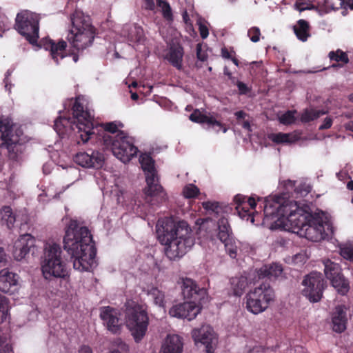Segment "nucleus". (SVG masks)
Instances as JSON below:
<instances>
[{
    "label": "nucleus",
    "instance_id": "423d86ee",
    "mask_svg": "<svg viewBox=\"0 0 353 353\" xmlns=\"http://www.w3.org/2000/svg\"><path fill=\"white\" fill-rule=\"evenodd\" d=\"M26 136L9 117H0V147L7 149L10 159L17 161L26 150Z\"/></svg>",
    "mask_w": 353,
    "mask_h": 353
},
{
    "label": "nucleus",
    "instance_id": "9b49d317",
    "mask_svg": "<svg viewBox=\"0 0 353 353\" xmlns=\"http://www.w3.org/2000/svg\"><path fill=\"white\" fill-rule=\"evenodd\" d=\"M39 14L23 10L17 14L15 19V30L31 44L37 43L39 32Z\"/></svg>",
    "mask_w": 353,
    "mask_h": 353
},
{
    "label": "nucleus",
    "instance_id": "f8f14e48",
    "mask_svg": "<svg viewBox=\"0 0 353 353\" xmlns=\"http://www.w3.org/2000/svg\"><path fill=\"white\" fill-rule=\"evenodd\" d=\"M274 298L272 288L268 284H261L246 295V307L253 314L263 312Z\"/></svg>",
    "mask_w": 353,
    "mask_h": 353
},
{
    "label": "nucleus",
    "instance_id": "cd10ccee",
    "mask_svg": "<svg viewBox=\"0 0 353 353\" xmlns=\"http://www.w3.org/2000/svg\"><path fill=\"white\" fill-rule=\"evenodd\" d=\"M283 271L281 265L275 263L263 265L257 270V274L259 279H275L282 276Z\"/></svg>",
    "mask_w": 353,
    "mask_h": 353
},
{
    "label": "nucleus",
    "instance_id": "0e129e2a",
    "mask_svg": "<svg viewBox=\"0 0 353 353\" xmlns=\"http://www.w3.org/2000/svg\"><path fill=\"white\" fill-rule=\"evenodd\" d=\"M237 120L244 119L246 117V113L243 110L237 111L234 113Z\"/></svg>",
    "mask_w": 353,
    "mask_h": 353
},
{
    "label": "nucleus",
    "instance_id": "bb28decb",
    "mask_svg": "<svg viewBox=\"0 0 353 353\" xmlns=\"http://www.w3.org/2000/svg\"><path fill=\"white\" fill-rule=\"evenodd\" d=\"M183 343L176 334L168 335L161 346L159 353H182Z\"/></svg>",
    "mask_w": 353,
    "mask_h": 353
},
{
    "label": "nucleus",
    "instance_id": "338daca9",
    "mask_svg": "<svg viewBox=\"0 0 353 353\" xmlns=\"http://www.w3.org/2000/svg\"><path fill=\"white\" fill-rule=\"evenodd\" d=\"M79 353H92V352L89 346L83 345L80 347Z\"/></svg>",
    "mask_w": 353,
    "mask_h": 353
},
{
    "label": "nucleus",
    "instance_id": "603ef678",
    "mask_svg": "<svg viewBox=\"0 0 353 353\" xmlns=\"http://www.w3.org/2000/svg\"><path fill=\"white\" fill-rule=\"evenodd\" d=\"M248 36L252 42H258L260 40L261 36L260 29L258 27H252L248 31Z\"/></svg>",
    "mask_w": 353,
    "mask_h": 353
},
{
    "label": "nucleus",
    "instance_id": "58836bf2",
    "mask_svg": "<svg viewBox=\"0 0 353 353\" xmlns=\"http://www.w3.org/2000/svg\"><path fill=\"white\" fill-rule=\"evenodd\" d=\"M149 296L153 300L154 303L159 307L163 308L165 306V295L163 292L157 288H152L150 292Z\"/></svg>",
    "mask_w": 353,
    "mask_h": 353
},
{
    "label": "nucleus",
    "instance_id": "4d7b16f0",
    "mask_svg": "<svg viewBox=\"0 0 353 353\" xmlns=\"http://www.w3.org/2000/svg\"><path fill=\"white\" fill-rule=\"evenodd\" d=\"M199 30L202 39H205L208 37L209 34V30L206 26L200 24L199 27Z\"/></svg>",
    "mask_w": 353,
    "mask_h": 353
},
{
    "label": "nucleus",
    "instance_id": "4c0bfd02",
    "mask_svg": "<svg viewBox=\"0 0 353 353\" xmlns=\"http://www.w3.org/2000/svg\"><path fill=\"white\" fill-rule=\"evenodd\" d=\"M326 112L323 110H314V109H306L303 111L301 116V121L303 123H308L314 121L319 118L321 116L325 114Z\"/></svg>",
    "mask_w": 353,
    "mask_h": 353
},
{
    "label": "nucleus",
    "instance_id": "c9c22d12",
    "mask_svg": "<svg viewBox=\"0 0 353 353\" xmlns=\"http://www.w3.org/2000/svg\"><path fill=\"white\" fill-rule=\"evenodd\" d=\"M140 163L143 170L145 172V176L152 174H157V171L155 169L154 161L150 155H142L140 158Z\"/></svg>",
    "mask_w": 353,
    "mask_h": 353
},
{
    "label": "nucleus",
    "instance_id": "9d476101",
    "mask_svg": "<svg viewBox=\"0 0 353 353\" xmlns=\"http://www.w3.org/2000/svg\"><path fill=\"white\" fill-rule=\"evenodd\" d=\"M126 325L136 342H139L145 335L149 318L143 306L134 302L128 303L125 310Z\"/></svg>",
    "mask_w": 353,
    "mask_h": 353
},
{
    "label": "nucleus",
    "instance_id": "f257e3e1",
    "mask_svg": "<svg viewBox=\"0 0 353 353\" xmlns=\"http://www.w3.org/2000/svg\"><path fill=\"white\" fill-rule=\"evenodd\" d=\"M296 182L287 180L283 182L284 190L282 195H276L272 202L267 201L264 207V214L272 221H330V214L320 210L312 214L308 205L300 206L294 201L285 200L294 198Z\"/></svg>",
    "mask_w": 353,
    "mask_h": 353
},
{
    "label": "nucleus",
    "instance_id": "412c9836",
    "mask_svg": "<svg viewBox=\"0 0 353 353\" xmlns=\"http://www.w3.org/2000/svg\"><path fill=\"white\" fill-rule=\"evenodd\" d=\"M19 288V276L17 274L5 268L0 271V291L14 294Z\"/></svg>",
    "mask_w": 353,
    "mask_h": 353
},
{
    "label": "nucleus",
    "instance_id": "c03bdc74",
    "mask_svg": "<svg viewBox=\"0 0 353 353\" xmlns=\"http://www.w3.org/2000/svg\"><path fill=\"white\" fill-rule=\"evenodd\" d=\"M157 5L162 10L163 17L170 21L172 19V12L169 3L164 0H157Z\"/></svg>",
    "mask_w": 353,
    "mask_h": 353
},
{
    "label": "nucleus",
    "instance_id": "4be33fe9",
    "mask_svg": "<svg viewBox=\"0 0 353 353\" xmlns=\"http://www.w3.org/2000/svg\"><path fill=\"white\" fill-rule=\"evenodd\" d=\"M305 237L312 241H318L324 239L328 234L325 232L331 227V222H305Z\"/></svg>",
    "mask_w": 353,
    "mask_h": 353
},
{
    "label": "nucleus",
    "instance_id": "09e8293b",
    "mask_svg": "<svg viewBox=\"0 0 353 353\" xmlns=\"http://www.w3.org/2000/svg\"><path fill=\"white\" fill-rule=\"evenodd\" d=\"M8 299L0 294V323H3L6 319L8 314Z\"/></svg>",
    "mask_w": 353,
    "mask_h": 353
},
{
    "label": "nucleus",
    "instance_id": "20e7f679",
    "mask_svg": "<svg viewBox=\"0 0 353 353\" xmlns=\"http://www.w3.org/2000/svg\"><path fill=\"white\" fill-rule=\"evenodd\" d=\"M156 228L159 241L165 245V253L170 260L181 258L194 245L188 222H157Z\"/></svg>",
    "mask_w": 353,
    "mask_h": 353
},
{
    "label": "nucleus",
    "instance_id": "393cba45",
    "mask_svg": "<svg viewBox=\"0 0 353 353\" xmlns=\"http://www.w3.org/2000/svg\"><path fill=\"white\" fill-rule=\"evenodd\" d=\"M145 181L147 186L144 189V192L147 196H159L161 200H165L166 194L159 183V177L157 174L146 176Z\"/></svg>",
    "mask_w": 353,
    "mask_h": 353
},
{
    "label": "nucleus",
    "instance_id": "aec40b11",
    "mask_svg": "<svg viewBox=\"0 0 353 353\" xmlns=\"http://www.w3.org/2000/svg\"><path fill=\"white\" fill-rule=\"evenodd\" d=\"M189 119L194 123L206 124L208 128H211L217 133L221 130L223 133H225L228 130V128L223 123L216 120L212 116H208L203 114L199 109H195L190 115Z\"/></svg>",
    "mask_w": 353,
    "mask_h": 353
},
{
    "label": "nucleus",
    "instance_id": "a18cd8bd",
    "mask_svg": "<svg viewBox=\"0 0 353 353\" xmlns=\"http://www.w3.org/2000/svg\"><path fill=\"white\" fill-rule=\"evenodd\" d=\"M199 193V189L194 184H188L183 190V196L188 199L195 198Z\"/></svg>",
    "mask_w": 353,
    "mask_h": 353
},
{
    "label": "nucleus",
    "instance_id": "c756f323",
    "mask_svg": "<svg viewBox=\"0 0 353 353\" xmlns=\"http://www.w3.org/2000/svg\"><path fill=\"white\" fill-rule=\"evenodd\" d=\"M268 139L276 144H291L296 142L300 137L294 133H270L268 135Z\"/></svg>",
    "mask_w": 353,
    "mask_h": 353
},
{
    "label": "nucleus",
    "instance_id": "e433bc0d",
    "mask_svg": "<svg viewBox=\"0 0 353 353\" xmlns=\"http://www.w3.org/2000/svg\"><path fill=\"white\" fill-rule=\"evenodd\" d=\"M324 272L327 279L341 273L339 265L329 259L324 261Z\"/></svg>",
    "mask_w": 353,
    "mask_h": 353
},
{
    "label": "nucleus",
    "instance_id": "79ce46f5",
    "mask_svg": "<svg viewBox=\"0 0 353 353\" xmlns=\"http://www.w3.org/2000/svg\"><path fill=\"white\" fill-rule=\"evenodd\" d=\"M157 5L162 10L163 17L170 21L172 19V12L169 3L164 0H157Z\"/></svg>",
    "mask_w": 353,
    "mask_h": 353
},
{
    "label": "nucleus",
    "instance_id": "f704fd0d",
    "mask_svg": "<svg viewBox=\"0 0 353 353\" xmlns=\"http://www.w3.org/2000/svg\"><path fill=\"white\" fill-rule=\"evenodd\" d=\"M332 285L337 290V292L343 295L346 294L349 290V283L344 278L342 274L334 276L329 279Z\"/></svg>",
    "mask_w": 353,
    "mask_h": 353
},
{
    "label": "nucleus",
    "instance_id": "de8ad7c7",
    "mask_svg": "<svg viewBox=\"0 0 353 353\" xmlns=\"http://www.w3.org/2000/svg\"><path fill=\"white\" fill-rule=\"evenodd\" d=\"M340 254L344 259L353 261V245L347 243L340 245Z\"/></svg>",
    "mask_w": 353,
    "mask_h": 353
},
{
    "label": "nucleus",
    "instance_id": "c85d7f7f",
    "mask_svg": "<svg viewBox=\"0 0 353 353\" xmlns=\"http://www.w3.org/2000/svg\"><path fill=\"white\" fill-rule=\"evenodd\" d=\"M183 57V48L179 45H173L170 47L168 54V60L169 62L177 69L182 67V60Z\"/></svg>",
    "mask_w": 353,
    "mask_h": 353
},
{
    "label": "nucleus",
    "instance_id": "5fc2aeb1",
    "mask_svg": "<svg viewBox=\"0 0 353 353\" xmlns=\"http://www.w3.org/2000/svg\"><path fill=\"white\" fill-rule=\"evenodd\" d=\"M236 85L239 89V94H247L250 91V88L242 81H237Z\"/></svg>",
    "mask_w": 353,
    "mask_h": 353
},
{
    "label": "nucleus",
    "instance_id": "f3484780",
    "mask_svg": "<svg viewBox=\"0 0 353 353\" xmlns=\"http://www.w3.org/2000/svg\"><path fill=\"white\" fill-rule=\"evenodd\" d=\"M34 239L29 234L21 235L14 243L12 254L17 261L26 259L31 252H34Z\"/></svg>",
    "mask_w": 353,
    "mask_h": 353
},
{
    "label": "nucleus",
    "instance_id": "a878e982",
    "mask_svg": "<svg viewBox=\"0 0 353 353\" xmlns=\"http://www.w3.org/2000/svg\"><path fill=\"white\" fill-rule=\"evenodd\" d=\"M332 329L341 333L346 329L347 323V308L345 305H338L332 313Z\"/></svg>",
    "mask_w": 353,
    "mask_h": 353
},
{
    "label": "nucleus",
    "instance_id": "7ed1b4c3",
    "mask_svg": "<svg viewBox=\"0 0 353 353\" xmlns=\"http://www.w3.org/2000/svg\"><path fill=\"white\" fill-rule=\"evenodd\" d=\"M63 248L73 259L75 270L89 271L94 263L96 248L88 228L71 222L65 230Z\"/></svg>",
    "mask_w": 353,
    "mask_h": 353
},
{
    "label": "nucleus",
    "instance_id": "8fccbe9b",
    "mask_svg": "<svg viewBox=\"0 0 353 353\" xmlns=\"http://www.w3.org/2000/svg\"><path fill=\"white\" fill-rule=\"evenodd\" d=\"M279 121L284 125H290L294 123V112L290 110L287 111L279 117Z\"/></svg>",
    "mask_w": 353,
    "mask_h": 353
},
{
    "label": "nucleus",
    "instance_id": "37998d69",
    "mask_svg": "<svg viewBox=\"0 0 353 353\" xmlns=\"http://www.w3.org/2000/svg\"><path fill=\"white\" fill-rule=\"evenodd\" d=\"M157 5L162 10L163 17L170 21L172 19V12L169 3L164 0H157Z\"/></svg>",
    "mask_w": 353,
    "mask_h": 353
},
{
    "label": "nucleus",
    "instance_id": "bf43d9fd",
    "mask_svg": "<svg viewBox=\"0 0 353 353\" xmlns=\"http://www.w3.org/2000/svg\"><path fill=\"white\" fill-rule=\"evenodd\" d=\"M134 28L136 32V38L134 40L139 41L141 37L143 36V29L141 27L137 26H135Z\"/></svg>",
    "mask_w": 353,
    "mask_h": 353
},
{
    "label": "nucleus",
    "instance_id": "13d9d810",
    "mask_svg": "<svg viewBox=\"0 0 353 353\" xmlns=\"http://www.w3.org/2000/svg\"><path fill=\"white\" fill-rule=\"evenodd\" d=\"M196 57L200 61H204L206 59V56L201 53V44L196 46Z\"/></svg>",
    "mask_w": 353,
    "mask_h": 353
},
{
    "label": "nucleus",
    "instance_id": "774afa93",
    "mask_svg": "<svg viewBox=\"0 0 353 353\" xmlns=\"http://www.w3.org/2000/svg\"><path fill=\"white\" fill-rule=\"evenodd\" d=\"M345 8L348 7L350 10H353V0L343 1Z\"/></svg>",
    "mask_w": 353,
    "mask_h": 353
},
{
    "label": "nucleus",
    "instance_id": "3c124183",
    "mask_svg": "<svg viewBox=\"0 0 353 353\" xmlns=\"http://www.w3.org/2000/svg\"><path fill=\"white\" fill-rule=\"evenodd\" d=\"M295 7L300 12L314 8V6L309 0H297Z\"/></svg>",
    "mask_w": 353,
    "mask_h": 353
},
{
    "label": "nucleus",
    "instance_id": "1a4fd4ad",
    "mask_svg": "<svg viewBox=\"0 0 353 353\" xmlns=\"http://www.w3.org/2000/svg\"><path fill=\"white\" fill-rule=\"evenodd\" d=\"M103 143L106 148H110L113 154L124 163L129 162L138 152L133 138L123 131L119 130L114 136L105 134Z\"/></svg>",
    "mask_w": 353,
    "mask_h": 353
},
{
    "label": "nucleus",
    "instance_id": "f03ea898",
    "mask_svg": "<svg viewBox=\"0 0 353 353\" xmlns=\"http://www.w3.org/2000/svg\"><path fill=\"white\" fill-rule=\"evenodd\" d=\"M82 96L71 99L72 117L59 116L55 121L54 129L59 136H70L74 133L77 144L85 143L94 135L93 118L90 111L84 104Z\"/></svg>",
    "mask_w": 353,
    "mask_h": 353
},
{
    "label": "nucleus",
    "instance_id": "a19ab883",
    "mask_svg": "<svg viewBox=\"0 0 353 353\" xmlns=\"http://www.w3.org/2000/svg\"><path fill=\"white\" fill-rule=\"evenodd\" d=\"M100 127L104 130V133L102 135V137L106 134H108L107 132L111 133L112 136L115 135L114 134L116 132H119L118 128L123 127V124L120 122H119V124H117L115 121L114 122H108L105 123H101L100 125Z\"/></svg>",
    "mask_w": 353,
    "mask_h": 353
},
{
    "label": "nucleus",
    "instance_id": "473e14b6",
    "mask_svg": "<svg viewBox=\"0 0 353 353\" xmlns=\"http://www.w3.org/2000/svg\"><path fill=\"white\" fill-rule=\"evenodd\" d=\"M230 284L234 294L240 296L248 286V278L244 275L236 276L230 279Z\"/></svg>",
    "mask_w": 353,
    "mask_h": 353
},
{
    "label": "nucleus",
    "instance_id": "6e6552de",
    "mask_svg": "<svg viewBox=\"0 0 353 353\" xmlns=\"http://www.w3.org/2000/svg\"><path fill=\"white\" fill-rule=\"evenodd\" d=\"M61 250L56 243H46L41 256V270L46 279H64L68 275L66 265L61 257Z\"/></svg>",
    "mask_w": 353,
    "mask_h": 353
},
{
    "label": "nucleus",
    "instance_id": "69168bd1",
    "mask_svg": "<svg viewBox=\"0 0 353 353\" xmlns=\"http://www.w3.org/2000/svg\"><path fill=\"white\" fill-rule=\"evenodd\" d=\"M294 261L298 263V262H304L305 260V256L304 254H296L294 256Z\"/></svg>",
    "mask_w": 353,
    "mask_h": 353
},
{
    "label": "nucleus",
    "instance_id": "a211bd4d",
    "mask_svg": "<svg viewBox=\"0 0 353 353\" xmlns=\"http://www.w3.org/2000/svg\"><path fill=\"white\" fill-rule=\"evenodd\" d=\"M200 307L195 302H185L173 306L170 308L169 314L176 318L187 319L188 321L194 319L200 312Z\"/></svg>",
    "mask_w": 353,
    "mask_h": 353
},
{
    "label": "nucleus",
    "instance_id": "680f3d73",
    "mask_svg": "<svg viewBox=\"0 0 353 353\" xmlns=\"http://www.w3.org/2000/svg\"><path fill=\"white\" fill-rule=\"evenodd\" d=\"M117 347L118 348L123 351V352H127L128 350V346L127 344H125L124 342H123L121 340H118L117 341Z\"/></svg>",
    "mask_w": 353,
    "mask_h": 353
},
{
    "label": "nucleus",
    "instance_id": "72a5a7b5",
    "mask_svg": "<svg viewBox=\"0 0 353 353\" xmlns=\"http://www.w3.org/2000/svg\"><path fill=\"white\" fill-rule=\"evenodd\" d=\"M218 238L227 248L231 243L232 231L228 222H218Z\"/></svg>",
    "mask_w": 353,
    "mask_h": 353
},
{
    "label": "nucleus",
    "instance_id": "2eb2a0df",
    "mask_svg": "<svg viewBox=\"0 0 353 353\" xmlns=\"http://www.w3.org/2000/svg\"><path fill=\"white\" fill-rule=\"evenodd\" d=\"M100 317L103 321V324L110 332L113 334H118L121 332L123 321L118 310L109 306L101 307Z\"/></svg>",
    "mask_w": 353,
    "mask_h": 353
},
{
    "label": "nucleus",
    "instance_id": "4468645a",
    "mask_svg": "<svg viewBox=\"0 0 353 353\" xmlns=\"http://www.w3.org/2000/svg\"><path fill=\"white\" fill-rule=\"evenodd\" d=\"M192 337L199 348H203L206 353H214L218 337L213 328L209 325H203L192 331Z\"/></svg>",
    "mask_w": 353,
    "mask_h": 353
},
{
    "label": "nucleus",
    "instance_id": "49530a36",
    "mask_svg": "<svg viewBox=\"0 0 353 353\" xmlns=\"http://www.w3.org/2000/svg\"><path fill=\"white\" fill-rule=\"evenodd\" d=\"M311 191V187L306 183H300L294 188V198L303 197L307 195Z\"/></svg>",
    "mask_w": 353,
    "mask_h": 353
},
{
    "label": "nucleus",
    "instance_id": "7c9ffc66",
    "mask_svg": "<svg viewBox=\"0 0 353 353\" xmlns=\"http://www.w3.org/2000/svg\"><path fill=\"white\" fill-rule=\"evenodd\" d=\"M328 57L331 61L336 62L331 65L330 68H343L350 61L347 54L341 49L330 51L328 54Z\"/></svg>",
    "mask_w": 353,
    "mask_h": 353
},
{
    "label": "nucleus",
    "instance_id": "2f4dec72",
    "mask_svg": "<svg viewBox=\"0 0 353 353\" xmlns=\"http://www.w3.org/2000/svg\"><path fill=\"white\" fill-rule=\"evenodd\" d=\"M294 32L297 39L305 42L310 37L309 23L304 19H299L293 27Z\"/></svg>",
    "mask_w": 353,
    "mask_h": 353
},
{
    "label": "nucleus",
    "instance_id": "864d4df0",
    "mask_svg": "<svg viewBox=\"0 0 353 353\" xmlns=\"http://www.w3.org/2000/svg\"><path fill=\"white\" fill-rule=\"evenodd\" d=\"M0 353H12L11 346L5 343V341L0 337Z\"/></svg>",
    "mask_w": 353,
    "mask_h": 353
},
{
    "label": "nucleus",
    "instance_id": "ddd939ff",
    "mask_svg": "<svg viewBox=\"0 0 353 353\" xmlns=\"http://www.w3.org/2000/svg\"><path fill=\"white\" fill-rule=\"evenodd\" d=\"M302 285L304 286L302 294L310 302L316 303L323 296V292L326 287V281L321 273L312 272L305 276Z\"/></svg>",
    "mask_w": 353,
    "mask_h": 353
},
{
    "label": "nucleus",
    "instance_id": "0eeeda50",
    "mask_svg": "<svg viewBox=\"0 0 353 353\" xmlns=\"http://www.w3.org/2000/svg\"><path fill=\"white\" fill-rule=\"evenodd\" d=\"M72 28L67 39L77 51H82L91 46L94 39L96 30L82 13L76 12L71 17Z\"/></svg>",
    "mask_w": 353,
    "mask_h": 353
},
{
    "label": "nucleus",
    "instance_id": "dca6fc26",
    "mask_svg": "<svg viewBox=\"0 0 353 353\" xmlns=\"http://www.w3.org/2000/svg\"><path fill=\"white\" fill-rule=\"evenodd\" d=\"M73 159L77 164L83 168L99 169L103 165L104 156L99 151L93 150L91 154L80 152L76 154Z\"/></svg>",
    "mask_w": 353,
    "mask_h": 353
},
{
    "label": "nucleus",
    "instance_id": "6e6d98bb",
    "mask_svg": "<svg viewBox=\"0 0 353 353\" xmlns=\"http://www.w3.org/2000/svg\"><path fill=\"white\" fill-rule=\"evenodd\" d=\"M332 125V119L330 117H326L323 123L319 126V130H327L331 128Z\"/></svg>",
    "mask_w": 353,
    "mask_h": 353
},
{
    "label": "nucleus",
    "instance_id": "ea45409f",
    "mask_svg": "<svg viewBox=\"0 0 353 353\" xmlns=\"http://www.w3.org/2000/svg\"><path fill=\"white\" fill-rule=\"evenodd\" d=\"M17 214L10 205H3L0 208L1 221H16Z\"/></svg>",
    "mask_w": 353,
    "mask_h": 353
},
{
    "label": "nucleus",
    "instance_id": "39448f33",
    "mask_svg": "<svg viewBox=\"0 0 353 353\" xmlns=\"http://www.w3.org/2000/svg\"><path fill=\"white\" fill-rule=\"evenodd\" d=\"M234 208L230 205H223L217 201H204L202 203L203 208L209 212L214 214L219 221H228L224 214L237 215L242 220L254 221L255 216L258 214L256 210V201L254 198L248 197L241 194H237L233 198Z\"/></svg>",
    "mask_w": 353,
    "mask_h": 353
},
{
    "label": "nucleus",
    "instance_id": "b1692460",
    "mask_svg": "<svg viewBox=\"0 0 353 353\" xmlns=\"http://www.w3.org/2000/svg\"><path fill=\"white\" fill-rule=\"evenodd\" d=\"M181 293L184 299H193V302L199 300L205 294L204 288L197 285L196 282L191 279H182Z\"/></svg>",
    "mask_w": 353,
    "mask_h": 353
},
{
    "label": "nucleus",
    "instance_id": "6ab92c4d",
    "mask_svg": "<svg viewBox=\"0 0 353 353\" xmlns=\"http://www.w3.org/2000/svg\"><path fill=\"white\" fill-rule=\"evenodd\" d=\"M41 46L46 50L50 51L52 59L58 64L60 59H63L67 56L66 47L67 43L63 39L55 41L45 38L41 41Z\"/></svg>",
    "mask_w": 353,
    "mask_h": 353
},
{
    "label": "nucleus",
    "instance_id": "e2e57ef3",
    "mask_svg": "<svg viewBox=\"0 0 353 353\" xmlns=\"http://www.w3.org/2000/svg\"><path fill=\"white\" fill-rule=\"evenodd\" d=\"M221 56L224 59H230L232 57L230 52L228 51V50L225 47H224L221 49Z\"/></svg>",
    "mask_w": 353,
    "mask_h": 353
},
{
    "label": "nucleus",
    "instance_id": "5701e85b",
    "mask_svg": "<svg viewBox=\"0 0 353 353\" xmlns=\"http://www.w3.org/2000/svg\"><path fill=\"white\" fill-rule=\"evenodd\" d=\"M305 222H262V225L269 228L271 230H280L297 234L305 236Z\"/></svg>",
    "mask_w": 353,
    "mask_h": 353
},
{
    "label": "nucleus",
    "instance_id": "052dcab7",
    "mask_svg": "<svg viewBox=\"0 0 353 353\" xmlns=\"http://www.w3.org/2000/svg\"><path fill=\"white\" fill-rule=\"evenodd\" d=\"M145 1V8L147 10H153L155 8L154 0H143Z\"/></svg>",
    "mask_w": 353,
    "mask_h": 353
}]
</instances>
